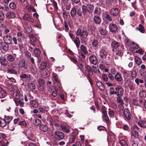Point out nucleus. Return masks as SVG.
I'll list each match as a JSON object with an SVG mask.
<instances>
[{"mask_svg": "<svg viewBox=\"0 0 146 146\" xmlns=\"http://www.w3.org/2000/svg\"><path fill=\"white\" fill-rule=\"evenodd\" d=\"M52 136L56 141H60L64 137V135L63 132L57 130L53 132Z\"/></svg>", "mask_w": 146, "mask_h": 146, "instance_id": "f257e3e1", "label": "nucleus"}, {"mask_svg": "<svg viewBox=\"0 0 146 146\" xmlns=\"http://www.w3.org/2000/svg\"><path fill=\"white\" fill-rule=\"evenodd\" d=\"M83 12L85 14L88 12L90 13H92L94 9V7L92 5L89 3H85L82 7Z\"/></svg>", "mask_w": 146, "mask_h": 146, "instance_id": "f03ea898", "label": "nucleus"}, {"mask_svg": "<svg viewBox=\"0 0 146 146\" xmlns=\"http://www.w3.org/2000/svg\"><path fill=\"white\" fill-rule=\"evenodd\" d=\"M20 68H23L24 70H27L28 68V63L24 59L20 60L18 64Z\"/></svg>", "mask_w": 146, "mask_h": 146, "instance_id": "7ed1b4c3", "label": "nucleus"}, {"mask_svg": "<svg viewBox=\"0 0 146 146\" xmlns=\"http://www.w3.org/2000/svg\"><path fill=\"white\" fill-rule=\"evenodd\" d=\"M116 94L117 97L122 96L124 93V90L120 86H118L115 88Z\"/></svg>", "mask_w": 146, "mask_h": 146, "instance_id": "20e7f679", "label": "nucleus"}, {"mask_svg": "<svg viewBox=\"0 0 146 146\" xmlns=\"http://www.w3.org/2000/svg\"><path fill=\"white\" fill-rule=\"evenodd\" d=\"M125 83L127 84V86L130 90L134 91L137 87L136 84L131 81L125 82Z\"/></svg>", "mask_w": 146, "mask_h": 146, "instance_id": "39448f33", "label": "nucleus"}, {"mask_svg": "<svg viewBox=\"0 0 146 146\" xmlns=\"http://www.w3.org/2000/svg\"><path fill=\"white\" fill-rule=\"evenodd\" d=\"M51 67V64L49 62L44 61L42 62L40 64L39 68L41 70L44 69L45 68H50Z\"/></svg>", "mask_w": 146, "mask_h": 146, "instance_id": "423d86ee", "label": "nucleus"}, {"mask_svg": "<svg viewBox=\"0 0 146 146\" xmlns=\"http://www.w3.org/2000/svg\"><path fill=\"white\" fill-rule=\"evenodd\" d=\"M3 40L7 44H11L12 43V38L11 36L5 35L3 37Z\"/></svg>", "mask_w": 146, "mask_h": 146, "instance_id": "0eeeda50", "label": "nucleus"}, {"mask_svg": "<svg viewBox=\"0 0 146 146\" xmlns=\"http://www.w3.org/2000/svg\"><path fill=\"white\" fill-rule=\"evenodd\" d=\"M48 91L50 93L51 95L54 97H55L57 95V93L53 86H48Z\"/></svg>", "mask_w": 146, "mask_h": 146, "instance_id": "6e6552de", "label": "nucleus"}, {"mask_svg": "<svg viewBox=\"0 0 146 146\" xmlns=\"http://www.w3.org/2000/svg\"><path fill=\"white\" fill-rule=\"evenodd\" d=\"M108 53V52L105 49L102 48L100 51V56L102 58H106L107 56Z\"/></svg>", "mask_w": 146, "mask_h": 146, "instance_id": "1a4fd4ad", "label": "nucleus"}, {"mask_svg": "<svg viewBox=\"0 0 146 146\" xmlns=\"http://www.w3.org/2000/svg\"><path fill=\"white\" fill-rule=\"evenodd\" d=\"M128 71L125 70H121V73L123 74V76L124 78V80L126 82H127L128 79H129V74L128 73Z\"/></svg>", "mask_w": 146, "mask_h": 146, "instance_id": "9d476101", "label": "nucleus"}, {"mask_svg": "<svg viewBox=\"0 0 146 146\" xmlns=\"http://www.w3.org/2000/svg\"><path fill=\"white\" fill-rule=\"evenodd\" d=\"M40 74L42 77L46 78L49 75V72L48 70L46 69H42L40 71Z\"/></svg>", "mask_w": 146, "mask_h": 146, "instance_id": "9b49d317", "label": "nucleus"}, {"mask_svg": "<svg viewBox=\"0 0 146 146\" xmlns=\"http://www.w3.org/2000/svg\"><path fill=\"white\" fill-rule=\"evenodd\" d=\"M17 36H18L17 40L19 42H22V39L24 38L25 35L24 33L21 31L17 32Z\"/></svg>", "mask_w": 146, "mask_h": 146, "instance_id": "f8f14e48", "label": "nucleus"}, {"mask_svg": "<svg viewBox=\"0 0 146 146\" xmlns=\"http://www.w3.org/2000/svg\"><path fill=\"white\" fill-rule=\"evenodd\" d=\"M90 62L94 65L97 63L98 59L96 56L94 55H92L89 57Z\"/></svg>", "mask_w": 146, "mask_h": 146, "instance_id": "ddd939ff", "label": "nucleus"}, {"mask_svg": "<svg viewBox=\"0 0 146 146\" xmlns=\"http://www.w3.org/2000/svg\"><path fill=\"white\" fill-rule=\"evenodd\" d=\"M109 27L111 31L113 33L116 31L117 29V26L115 24L112 23H110Z\"/></svg>", "mask_w": 146, "mask_h": 146, "instance_id": "4468645a", "label": "nucleus"}, {"mask_svg": "<svg viewBox=\"0 0 146 146\" xmlns=\"http://www.w3.org/2000/svg\"><path fill=\"white\" fill-rule=\"evenodd\" d=\"M23 19L24 20H27L32 23L34 22V20L33 18L27 14L24 15L23 16Z\"/></svg>", "mask_w": 146, "mask_h": 146, "instance_id": "2eb2a0df", "label": "nucleus"}, {"mask_svg": "<svg viewBox=\"0 0 146 146\" xmlns=\"http://www.w3.org/2000/svg\"><path fill=\"white\" fill-rule=\"evenodd\" d=\"M6 16L9 19L13 18L15 17V14L12 12L8 11L7 12L6 14Z\"/></svg>", "mask_w": 146, "mask_h": 146, "instance_id": "dca6fc26", "label": "nucleus"}, {"mask_svg": "<svg viewBox=\"0 0 146 146\" xmlns=\"http://www.w3.org/2000/svg\"><path fill=\"white\" fill-rule=\"evenodd\" d=\"M96 84L98 88L102 91H104L105 89V88L103 84L101 82L96 81Z\"/></svg>", "mask_w": 146, "mask_h": 146, "instance_id": "f3484780", "label": "nucleus"}, {"mask_svg": "<svg viewBox=\"0 0 146 146\" xmlns=\"http://www.w3.org/2000/svg\"><path fill=\"white\" fill-rule=\"evenodd\" d=\"M92 46L94 50H96L98 47V40L96 39L93 40L92 42Z\"/></svg>", "mask_w": 146, "mask_h": 146, "instance_id": "a211bd4d", "label": "nucleus"}, {"mask_svg": "<svg viewBox=\"0 0 146 146\" xmlns=\"http://www.w3.org/2000/svg\"><path fill=\"white\" fill-rule=\"evenodd\" d=\"M85 68L86 69V70L88 72V75H92L93 74V72L91 67L89 65H87L86 66H85Z\"/></svg>", "mask_w": 146, "mask_h": 146, "instance_id": "6ab92c4d", "label": "nucleus"}, {"mask_svg": "<svg viewBox=\"0 0 146 146\" xmlns=\"http://www.w3.org/2000/svg\"><path fill=\"white\" fill-rule=\"evenodd\" d=\"M119 12V9L116 8H114L112 9L111 12L112 15L114 16L117 15Z\"/></svg>", "mask_w": 146, "mask_h": 146, "instance_id": "aec40b11", "label": "nucleus"}, {"mask_svg": "<svg viewBox=\"0 0 146 146\" xmlns=\"http://www.w3.org/2000/svg\"><path fill=\"white\" fill-rule=\"evenodd\" d=\"M94 22L97 24H99L101 22V18L98 15H96L94 17Z\"/></svg>", "mask_w": 146, "mask_h": 146, "instance_id": "412c9836", "label": "nucleus"}, {"mask_svg": "<svg viewBox=\"0 0 146 146\" xmlns=\"http://www.w3.org/2000/svg\"><path fill=\"white\" fill-rule=\"evenodd\" d=\"M115 79L117 81H121L122 80V77L121 74L119 73H117L115 76Z\"/></svg>", "mask_w": 146, "mask_h": 146, "instance_id": "4be33fe9", "label": "nucleus"}, {"mask_svg": "<svg viewBox=\"0 0 146 146\" xmlns=\"http://www.w3.org/2000/svg\"><path fill=\"white\" fill-rule=\"evenodd\" d=\"M134 61L135 62L137 65L141 64L142 62L141 58L138 56H136L134 58Z\"/></svg>", "mask_w": 146, "mask_h": 146, "instance_id": "5701e85b", "label": "nucleus"}, {"mask_svg": "<svg viewBox=\"0 0 146 146\" xmlns=\"http://www.w3.org/2000/svg\"><path fill=\"white\" fill-rule=\"evenodd\" d=\"M28 89L31 91L33 92L36 88L35 85L32 83H29L28 85Z\"/></svg>", "mask_w": 146, "mask_h": 146, "instance_id": "b1692460", "label": "nucleus"}, {"mask_svg": "<svg viewBox=\"0 0 146 146\" xmlns=\"http://www.w3.org/2000/svg\"><path fill=\"white\" fill-rule=\"evenodd\" d=\"M20 94L19 90H16L13 94V96L15 98V99H19L20 97Z\"/></svg>", "mask_w": 146, "mask_h": 146, "instance_id": "393cba45", "label": "nucleus"}, {"mask_svg": "<svg viewBox=\"0 0 146 146\" xmlns=\"http://www.w3.org/2000/svg\"><path fill=\"white\" fill-rule=\"evenodd\" d=\"M81 51L84 54H87L88 53V51L86 47L84 45H81L80 47Z\"/></svg>", "mask_w": 146, "mask_h": 146, "instance_id": "a878e982", "label": "nucleus"}, {"mask_svg": "<svg viewBox=\"0 0 146 146\" xmlns=\"http://www.w3.org/2000/svg\"><path fill=\"white\" fill-rule=\"evenodd\" d=\"M14 100L17 106H20L22 107L24 106V103L22 102L20 100L18 99H14Z\"/></svg>", "mask_w": 146, "mask_h": 146, "instance_id": "bb28decb", "label": "nucleus"}, {"mask_svg": "<svg viewBox=\"0 0 146 146\" xmlns=\"http://www.w3.org/2000/svg\"><path fill=\"white\" fill-rule=\"evenodd\" d=\"M73 41L74 43L76 44L77 48H79L80 45V44L79 38L78 37H76L75 39H74Z\"/></svg>", "mask_w": 146, "mask_h": 146, "instance_id": "cd10ccee", "label": "nucleus"}, {"mask_svg": "<svg viewBox=\"0 0 146 146\" xmlns=\"http://www.w3.org/2000/svg\"><path fill=\"white\" fill-rule=\"evenodd\" d=\"M0 62L1 64L4 66H6L7 63L6 59L3 57L0 58Z\"/></svg>", "mask_w": 146, "mask_h": 146, "instance_id": "c85d7f7f", "label": "nucleus"}, {"mask_svg": "<svg viewBox=\"0 0 146 146\" xmlns=\"http://www.w3.org/2000/svg\"><path fill=\"white\" fill-rule=\"evenodd\" d=\"M111 45L113 48H116L119 46V44L118 42L115 41H113L112 42Z\"/></svg>", "mask_w": 146, "mask_h": 146, "instance_id": "c756f323", "label": "nucleus"}, {"mask_svg": "<svg viewBox=\"0 0 146 146\" xmlns=\"http://www.w3.org/2000/svg\"><path fill=\"white\" fill-rule=\"evenodd\" d=\"M40 130L44 132H46L48 130V128L46 125H41L39 126Z\"/></svg>", "mask_w": 146, "mask_h": 146, "instance_id": "7c9ffc66", "label": "nucleus"}, {"mask_svg": "<svg viewBox=\"0 0 146 146\" xmlns=\"http://www.w3.org/2000/svg\"><path fill=\"white\" fill-rule=\"evenodd\" d=\"M99 30L100 33L102 35H106L107 33V31L106 30L103 29L101 27H99Z\"/></svg>", "mask_w": 146, "mask_h": 146, "instance_id": "2f4dec72", "label": "nucleus"}, {"mask_svg": "<svg viewBox=\"0 0 146 146\" xmlns=\"http://www.w3.org/2000/svg\"><path fill=\"white\" fill-rule=\"evenodd\" d=\"M30 104L34 108H36L38 106V102L35 100H32L30 101Z\"/></svg>", "mask_w": 146, "mask_h": 146, "instance_id": "473e14b6", "label": "nucleus"}, {"mask_svg": "<svg viewBox=\"0 0 146 146\" xmlns=\"http://www.w3.org/2000/svg\"><path fill=\"white\" fill-rule=\"evenodd\" d=\"M7 72L12 74L17 75L18 74L17 72L15 69L13 68L9 69L7 70Z\"/></svg>", "mask_w": 146, "mask_h": 146, "instance_id": "72a5a7b5", "label": "nucleus"}, {"mask_svg": "<svg viewBox=\"0 0 146 146\" xmlns=\"http://www.w3.org/2000/svg\"><path fill=\"white\" fill-rule=\"evenodd\" d=\"M31 72L33 74H36L37 72V68L35 66H32L30 68Z\"/></svg>", "mask_w": 146, "mask_h": 146, "instance_id": "f704fd0d", "label": "nucleus"}, {"mask_svg": "<svg viewBox=\"0 0 146 146\" xmlns=\"http://www.w3.org/2000/svg\"><path fill=\"white\" fill-rule=\"evenodd\" d=\"M136 29L138 30L141 33H143L145 32V29L144 27L141 24L139 25V27H136Z\"/></svg>", "mask_w": 146, "mask_h": 146, "instance_id": "c9c22d12", "label": "nucleus"}, {"mask_svg": "<svg viewBox=\"0 0 146 146\" xmlns=\"http://www.w3.org/2000/svg\"><path fill=\"white\" fill-rule=\"evenodd\" d=\"M76 13V8L75 7H73L71 11L70 15L71 16L74 17L75 16Z\"/></svg>", "mask_w": 146, "mask_h": 146, "instance_id": "e433bc0d", "label": "nucleus"}, {"mask_svg": "<svg viewBox=\"0 0 146 146\" xmlns=\"http://www.w3.org/2000/svg\"><path fill=\"white\" fill-rule=\"evenodd\" d=\"M76 136L74 135H71L69 140V142L70 143H72L74 142L76 139Z\"/></svg>", "mask_w": 146, "mask_h": 146, "instance_id": "4c0bfd02", "label": "nucleus"}, {"mask_svg": "<svg viewBox=\"0 0 146 146\" xmlns=\"http://www.w3.org/2000/svg\"><path fill=\"white\" fill-rule=\"evenodd\" d=\"M138 125L140 126L146 127V121H140L138 122Z\"/></svg>", "mask_w": 146, "mask_h": 146, "instance_id": "58836bf2", "label": "nucleus"}, {"mask_svg": "<svg viewBox=\"0 0 146 146\" xmlns=\"http://www.w3.org/2000/svg\"><path fill=\"white\" fill-rule=\"evenodd\" d=\"M88 35V33L85 30H82L81 36L83 38H86Z\"/></svg>", "mask_w": 146, "mask_h": 146, "instance_id": "ea45409f", "label": "nucleus"}, {"mask_svg": "<svg viewBox=\"0 0 146 146\" xmlns=\"http://www.w3.org/2000/svg\"><path fill=\"white\" fill-rule=\"evenodd\" d=\"M10 8L12 9H15L17 8V5L14 2L10 3L9 5Z\"/></svg>", "mask_w": 146, "mask_h": 146, "instance_id": "a19ab883", "label": "nucleus"}, {"mask_svg": "<svg viewBox=\"0 0 146 146\" xmlns=\"http://www.w3.org/2000/svg\"><path fill=\"white\" fill-rule=\"evenodd\" d=\"M38 86H44L45 82L43 79L41 78H39L38 80Z\"/></svg>", "mask_w": 146, "mask_h": 146, "instance_id": "79ce46f5", "label": "nucleus"}, {"mask_svg": "<svg viewBox=\"0 0 146 146\" xmlns=\"http://www.w3.org/2000/svg\"><path fill=\"white\" fill-rule=\"evenodd\" d=\"M34 52L36 56L38 57L40 54V51L38 48H36L34 50Z\"/></svg>", "mask_w": 146, "mask_h": 146, "instance_id": "37998d69", "label": "nucleus"}, {"mask_svg": "<svg viewBox=\"0 0 146 146\" xmlns=\"http://www.w3.org/2000/svg\"><path fill=\"white\" fill-rule=\"evenodd\" d=\"M4 119L6 123H9L12 119L13 117L10 116H6L5 117Z\"/></svg>", "mask_w": 146, "mask_h": 146, "instance_id": "c03bdc74", "label": "nucleus"}, {"mask_svg": "<svg viewBox=\"0 0 146 146\" xmlns=\"http://www.w3.org/2000/svg\"><path fill=\"white\" fill-rule=\"evenodd\" d=\"M140 98H145L146 97V92L144 90L141 91L139 94Z\"/></svg>", "mask_w": 146, "mask_h": 146, "instance_id": "a18cd8bd", "label": "nucleus"}, {"mask_svg": "<svg viewBox=\"0 0 146 146\" xmlns=\"http://www.w3.org/2000/svg\"><path fill=\"white\" fill-rule=\"evenodd\" d=\"M92 67L93 70V71L94 73H100V71L99 69H98V67L94 65L92 66Z\"/></svg>", "mask_w": 146, "mask_h": 146, "instance_id": "49530a36", "label": "nucleus"}, {"mask_svg": "<svg viewBox=\"0 0 146 146\" xmlns=\"http://www.w3.org/2000/svg\"><path fill=\"white\" fill-rule=\"evenodd\" d=\"M130 74L131 77L133 79L135 78L137 76V73L134 70H133L130 71Z\"/></svg>", "mask_w": 146, "mask_h": 146, "instance_id": "de8ad7c7", "label": "nucleus"}, {"mask_svg": "<svg viewBox=\"0 0 146 146\" xmlns=\"http://www.w3.org/2000/svg\"><path fill=\"white\" fill-rule=\"evenodd\" d=\"M7 123L4 119H0V126L1 127H4L5 126Z\"/></svg>", "mask_w": 146, "mask_h": 146, "instance_id": "09e8293b", "label": "nucleus"}, {"mask_svg": "<svg viewBox=\"0 0 146 146\" xmlns=\"http://www.w3.org/2000/svg\"><path fill=\"white\" fill-rule=\"evenodd\" d=\"M7 95L6 91L3 90L0 92V98H4Z\"/></svg>", "mask_w": 146, "mask_h": 146, "instance_id": "8fccbe9b", "label": "nucleus"}, {"mask_svg": "<svg viewBox=\"0 0 146 146\" xmlns=\"http://www.w3.org/2000/svg\"><path fill=\"white\" fill-rule=\"evenodd\" d=\"M101 112L102 115H107V113L106 111V108L104 106H103L101 108Z\"/></svg>", "mask_w": 146, "mask_h": 146, "instance_id": "3c124183", "label": "nucleus"}, {"mask_svg": "<svg viewBox=\"0 0 146 146\" xmlns=\"http://www.w3.org/2000/svg\"><path fill=\"white\" fill-rule=\"evenodd\" d=\"M7 59L9 61H13L15 59L14 57L11 55H8L7 57Z\"/></svg>", "mask_w": 146, "mask_h": 146, "instance_id": "603ef678", "label": "nucleus"}, {"mask_svg": "<svg viewBox=\"0 0 146 146\" xmlns=\"http://www.w3.org/2000/svg\"><path fill=\"white\" fill-rule=\"evenodd\" d=\"M131 135L135 138H137L139 136V133L137 131H133L132 132Z\"/></svg>", "mask_w": 146, "mask_h": 146, "instance_id": "864d4df0", "label": "nucleus"}, {"mask_svg": "<svg viewBox=\"0 0 146 146\" xmlns=\"http://www.w3.org/2000/svg\"><path fill=\"white\" fill-rule=\"evenodd\" d=\"M103 120L106 123H108L109 121V119L107 115H102Z\"/></svg>", "mask_w": 146, "mask_h": 146, "instance_id": "5fc2aeb1", "label": "nucleus"}, {"mask_svg": "<svg viewBox=\"0 0 146 146\" xmlns=\"http://www.w3.org/2000/svg\"><path fill=\"white\" fill-rule=\"evenodd\" d=\"M109 92V95L111 96L113 94H116V91H114V88L113 87H110V89Z\"/></svg>", "mask_w": 146, "mask_h": 146, "instance_id": "6e6d98bb", "label": "nucleus"}, {"mask_svg": "<svg viewBox=\"0 0 146 146\" xmlns=\"http://www.w3.org/2000/svg\"><path fill=\"white\" fill-rule=\"evenodd\" d=\"M10 28H5L4 30L3 33L4 34L6 35H8V34H10L9 32H10Z\"/></svg>", "mask_w": 146, "mask_h": 146, "instance_id": "4d7b16f0", "label": "nucleus"}, {"mask_svg": "<svg viewBox=\"0 0 146 146\" xmlns=\"http://www.w3.org/2000/svg\"><path fill=\"white\" fill-rule=\"evenodd\" d=\"M88 30L89 31L92 32L95 30V28L94 26L93 25H90L88 26Z\"/></svg>", "mask_w": 146, "mask_h": 146, "instance_id": "13d9d810", "label": "nucleus"}, {"mask_svg": "<svg viewBox=\"0 0 146 146\" xmlns=\"http://www.w3.org/2000/svg\"><path fill=\"white\" fill-rule=\"evenodd\" d=\"M14 42V43L15 44L17 45L18 44L19 45V47L20 48V45L19 43H18L17 42V39L16 37H13L12 38V40Z\"/></svg>", "mask_w": 146, "mask_h": 146, "instance_id": "bf43d9fd", "label": "nucleus"}, {"mask_svg": "<svg viewBox=\"0 0 146 146\" xmlns=\"http://www.w3.org/2000/svg\"><path fill=\"white\" fill-rule=\"evenodd\" d=\"M19 124L22 125L23 127H25L27 125V123L25 121H22L19 122Z\"/></svg>", "mask_w": 146, "mask_h": 146, "instance_id": "052dcab7", "label": "nucleus"}, {"mask_svg": "<svg viewBox=\"0 0 146 146\" xmlns=\"http://www.w3.org/2000/svg\"><path fill=\"white\" fill-rule=\"evenodd\" d=\"M52 79L54 80L56 82H58L59 83L60 82V81L58 79V77L55 74H53L52 76Z\"/></svg>", "mask_w": 146, "mask_h": 146, "instance_id": "680f3d73", "label": "nucleus"}, {"mask_svg": "<svg viewBox=\"0 0 146 146\" xmlns=\"http://www.w3.org/2000/svg\"><path fill=\"white\" fill-rule=\"evenodd\" d=\"M116 54L120 56H121L123 54V50H122L118 49L116 51Z\"/></svg>", "mask_w": 146, "mask_h": 146, "instance_id": "e2e57ef3", "label": "nucleus"}, {"mask_svg": "<svg viewBox=\"0 0 146 146\" xmlns=\"http://www.w3.org/2000/svg\"><path fill=\"white\" fill-rule=\"evenodd\" d=\"M117 102L119 104H123L124 102L122 98H121V97H117Z\"/></svg>", "mask_w": 146, "mask_h": 146, "instance_id": "0e129e2a", "label": "nucleus"}, {"mask_svg": "<svg viewBox=\"0 0 146 146\" xmlns=\"http://www.w3.org/2000/svg\"><path fill=\"white\" fill-rule=\"evenodd\" d=\"M41 123V122L40 120L37 119H35L34 124L36 125H40Z\"/></svg>", "mask_w": 146, "mask_h": 146, "instance_id": "69168bd1", "label": "nucleus"}, {"mask_svg": "<svg viewBox=\"0 0 146 146\" xmlns=\"http://www.w3.org/2000/svg\"><path fill=\"white\" fill-rule=\"evenodd\" d=\"M9 44H6L3 45L2 46V49L3 50L6 51L9 49Z\"/></svg>", "mask_w": 146, "mask_h": 146, "instance_id": "338daca9", "label": "nucleus"}, {"mask_svg": "<svg viewBox=\"0 0 146 146\" xmlns=\"http://www.w3.org/2000/svg\"><path fill=\"white\" fill-rule=\"evenodd\" d=\"M120 143L121 146H128L126 142L123 140H121L120 141Z\"/></svg>", "mask_w": 146, "mask_h": 146, "instance_id": "774afa93", "label": "nucleus"}]
</instances>
